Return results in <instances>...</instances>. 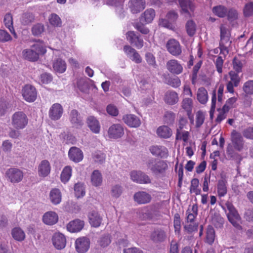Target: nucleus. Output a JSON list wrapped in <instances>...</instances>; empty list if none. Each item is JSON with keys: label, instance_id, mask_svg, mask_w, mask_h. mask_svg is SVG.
Here are the masks:
<instances>
[{"label": "nucleus", "instance_id": "nucleus-46", "mask_svg": "<svg viewBox=\"0 0 253 253\" xmlns=\"http://www.w3.org/2000/svg\"><path fill=\"white\" fill-rule=\"evenodd\" d=\"M228 20L231 23L235 22L239 18V13L237 10L231 8L228 9L226 15Z\"/></svg>", "mask_w": 253, "mask_h": 253}, {"label": "nucleus", "instance_id": "nucleus-9", "mask_svg": "<svg viewBox=\"0 0 253 253\" xmlns=\"http://www.w3.org/2000/svg\"><path fill=\"white\" fill-rule=\"evenodd\" d=\"M52 243L57 250L63 249L66 245V239L65 236L59 232L55 233L52 237Z\"/></svg>", "mask_w": 253, "mask_h": 253}, {"label": "nucleus", "instance_id": "nucleus-4", "mask_svg": "<svg viewBox=\"0 0 253 253\" xmlns=\"http://www.w3.org/2000/svg\"><path fill=\"white\" fill-rule=\"evenodd\" d=\"M131 179L134 182L139 184H149L151 182L150 177L140 170H133L130 173Z\"/></svg>", "mask_w": 253, "mask_h": 253}, {"label": "nucleus", "instance_id": "nucleus-3", "mask_svg": "<svg viewBox=\"0 0 253 253\" xmlns=\"http://www.w3.org/2000/svg\"><path fill=\"white\" fill-rule=\"evenodd\" d=\"M32 49H24L22 52L24 58L29 61H35L39 59V54L42 52V46L38 44H35Z\"/></svg>", "mask_w": 253, "mask_h": 253}, {"label": "nucleus", "instance_id": "nucleus-30", "mask_svg": "<svg viewBox=\"0 0 253 253\" xmlns=\"http://www.w3.org/2000/svg\"><path fill=\"white\" fill-rule=\"evenodd\" d=\"M156 133L160 138L168 139L172 135V131L169 126H162L157 129Z\"/></svg>", "mask_w": 253, "mask_h": 253}, {"label": "nucleus", "instance_id": "nucleus-38", "mask_svg": "<svg viewBox=\"0 0 253 253\" xmlns=\"http://www.w3.org/2000/svg\"><path fill=\"white\" fill-rule=\"evenodd\" d=\"M193 104L192 99L189 97L184 98L181 102V107L187 112L189 117L192 113Z\"/></svg>", "mask_w": 253, "mask_h": 253}, {"label": "nucleus", "instance_id": "nucleus-55", "mask_svg": "<svg viewBox=\"0 0 253 253\" xmlns=\"http://www.w3.org/2000/svg\"><path fill=\"white\" fill-rule=\"evenodd\" d=\"M44 31V27L43 24L38 23L34 25L32 29V34L34 36H39Z\"/></svg>", "mask_w": 253, "mask_h": 253}, {"label": "nucleus", "instance_id": "nucleus-11", "mask_svg": "<svg viewBox=\"0 0 253 253\" xmlns=\"http://www.w3.org/2000/svg\"><path fill=\"white\" fill-rule=\"evenodd\" d=\"M168 70L172 74L179 75L182 73L183 68L182 65L175 59H170L166 64Z\"/></svg>", "mask_w": 253, "mask_h": 253}, {"label": "nucleus", "instance_id": "nucleus-61", "mask_svg": "<svg viewBox=\"0 0 253 253\" xmlns=\"http://www.w3.org/2000/svg\"><path fill=\"white\" fill-rule=\"evenodd\" d=\"M34 17L32 14L25 13L23 14L22 17L21 22L23 24L26 25L34 21Z\"/></svg>", "mask_w": 253, "mask_h": 253}, {"label": "nucleus", "instance_id": "nucleus-23", "mask_svg": "<svg viewBox=\"0 0 253 253\" xmlns=\"http://www.w3.org/2000/svg\"><path fill=\"white\" fill-rule=\"evenodd\" d=\"M84 226V221L80 219H75L70 221L67 225V229L70 232H78L83 228Z\"/></svg>", "mask_w": 253, "mask_h": 253}, {"label": "nucleus", "instance_id": "nucleus-53", "mask_svg": "<svg viewBox=\"0 0 253 253\" xmlns=\"http://www.w3.org/2000/svg\"><path fill=\"white\" fill-rule=\"evenodd\" d=\"M186 29L188 35L193 36L196 32V25L192 20H189L186 24Z\"/></svg>", "mask_w": 253, "mask_h": 253}, {"label": "nucleus", "instance_id": "nucleus-31", "mask_svg": "<svg viewBox=\"0 0 253 253\" xmlns=\"http://www.w3.org/2000/svg\"><path fill=\"white\" fill-rule=\"evenodd\" d=\"M150 151L153 155L160 156L161 158L166 157L168 156V149L164 146H152L150 147Z\"/></svg>", "mask_w": 253, "mask_h": 253}, {"label": "nucleus", "instance_id": "nucleus-28", "mask_svg": "<svg viewBox=\"0 0 253 253\" xmlns=\"http://www.w3.org/2000/svg\"><path fill=\"white\" fill-rule=\"evenodd\" d=\"M86 123L91 131L94 133H98L100 130V125L98 121L93 116L87 118Z\"/></svg>", "mask_w": 253, "mask_h": 253}, {"label": "nucleus", "instance_id": "nucleus-14", "mask_svg": "<svg viewBox=\"0 0 253 253\" xmlns=\"http://www.w3.org/2000/svg\"><path fill=\"white\" fill-rule=\"evenodd\" d=\"M63 113L62 106L59 103H55L49 109L48 115L52 120L56 121L61 117Z\"/></svg>", "mask_w": 253, "mask_h": 253}, {"label": "nucleus", "instance_id": "nucleus-6", "mask_svg": "<svg viewBox=\"0 0 253 253\" xmlns=\"http://www.w3.org/2000/svg\"><path fill=\"white\" fill-rule=\"evenodd\" d=\"M6 176L12 183H18L23 178V173L19 169L10 168L7 170L5 173Z\"/></svg>", "mask_w": 253, "mask_h": 253}, {"label": "nucleus", "instance_id": "nucleus-24", "mask_svg": "<svg viewBox=\"0 0 253 253\" xmlns=\"http://www.w3.org/2000/svg\"><path fill=\"white\" fill-rule=\"evenodd\" d=\"M231 139L235 149L240 151L244 145L243 138L241 135L236 131H233L232 132Z\"/></svg>", "mask_w": 253, "mask_h": 253}, {"label": "nucleus", "instance_id": "nucleus-34", "mask_svg": "<svg viewBox=\"0 0 253 253\" xmlns=\"http://www.w3.org/2000/svg\"><path fill=\"white\" fill-rule=\"evenodd\" d=\"M228 9L224 5H218L212 7V12L218 17L224 18L226 16Z\"/></svg>", "mask_w": 253, "mask_h": 253}, {"label": "nucleus", "instance_id": "nucleus-60", "mask_svg": "<svg viewBox=\"0 0 253 253\" xmlns=\"http://www.w3.org/2000/svg\"><path fill=\"white\" fill-rule=\"evenodd\" d=\"M175 120L174 114L170 111L166 112L164 115V121L167 124H171Z\"/></svg>", "mask_w": 253, "mask_h": 253}, {"label": "nucleus", "instance_id": "nucleus-20", "mask_svg": "<svg viewBox=\"0 0 253 253\" xmlns=\"http://www.w3.org/2000/svg\"><path fill=\"white\" fill-rule=\"evenodd\" d=\"M133 199L138 204H145L151 201V196L146 192L139 191L134 194Z\"/></svg>", "mask_w": 253, "mask_h": 253}, {"label": "nucleus", "instance_id": "nucleus-25", "mask_svg": "<svg viewBox=\"0 0 253 253\" xmlns=\"http://www.w3.org/2000/svg\"><path fill=\"white\" fill-rule=\"evenodd\" d=\"M164 100L167 104L172 105L178 102V95L173 90H168L165 94Z\"/></svg>", "mask_w": 253, "mask_h": 253}, {"label": "nucleus", "instance_id": "nucleus-29", "mask_svg": "<svg viewBox=\"0 0 253 253\" xmlns=\"http://www.w3.org/2000/svg\"><path fill=\"white\" fill-rule=\"evenodd\" d=\"M155 16V10L150 8L146 10L140 17V22L143 24L151 23Z\"/></svg>", "mask_w": 253, "mask_h": 253}, {"label": "nucleus", "instance_id": "nucleus-17", "mask_svg": "<svg viewBox=\"0 0 253 253\" xmlns=\"http://www.w3.org/2000/svg\"><path fill=\"white\" fill-rule=\"evenodd\" d=\"M68 156L70 160L75 163H79L83 159L84 154L80 148L72 147L69 149Z\"/></svg>", "mask_w": 253, "mask_h": 253}, {"label": "nucleus", "instance_id": "nucleus-39", "mask_svg": "<svg viewBox=\"0 0 253 253\" xmlns=\"http://www.w3.org/2000/svg\"><path fill=\"white\" fill-rule=\"evenodd\" d=\"M4 23L6 27H7L9 30L10 32L13 35L14 38H17V34L15 32L13 27L12 16L10 14L8 13L5 15L4 18Z\"/></svg>", "mask_w": 253, "mask_h": 253}, {"label": "nucleus", "instance_id": "nucleus-45", "mask_svg": "<svg viewBox=\"0 0 253 253\" xmlns=\"http://www.w3.org/2000/svg\"><path fill=\"white\" fill-rule=\"evenodd\" d=\"M123 188L119 184H116L111 187L110 194L112 197L114 198H119L123 192Z\"/></svg>", "mask_w": 253, "mask_h": 253}, {"label": "nucleus", "instance_id": "nucleus-44", "mask_svg": "<svg viewBox=\"0 0 253 253\" xmlns=\"http://www.w3.org/2000/svg\"><path fill=\"white\" fill-rule=\"evenodd\" d=\"M199 180L197 178H193L191 181L190 192L195 193L196 195L201 193V189L199 187Z\"/></svg>", "mask_w": 253, "mask_h": 253}, {"label": "nucleus", "instance_id": "nucleus-58", "mask_svg": "<svg viewBox=\"0 0 253 253\" xmlns=\"http://www.w3.org/2000/svg\"><path fill=\"white\" fill-rule=\"evenodd\" d=\"M188 131L180 130L179 129H177L176 139H182L184 142H186L188 140Z\"/></svg>", "mask_w": 253, "mask_h": 253}, {"label": "nucleus", "instance_id": "nucleus-21", "mask_svg": "<svg viewBox=\"0 0 253 253\" xmlns=\"http://www.w3.org/2000/svg\"><path fill=\"white\" fill-rule=\"evenodd\" d=\"M227 217L231 223L237 229H242L240 225L241 217L236 209L227 213Z\"/></svg>", "mask_w": 253, "mask_h": 253}, {"label": "nucleus", "instance_id": "nucleus-35", "mask_svg": "<svg viewBox=\"0 0 253 253\" xmlns=\"http://www.w3.org/2000/svg\"><path fill=\"white\" fill-rule=\"evenodd\" d=\"M53 68L55 71L59 73L64 72L66 69L65 62L61 58L55 60L53 63Z\"/></svg>", "mask_w": 253, "mask_h": 253}, {"label": "nucleus", "instance_id": "nucleus-37", "mask_svg": "<svg viewBox=\"0 0 253 253\" xmlns=\"http://www.w3.org/2000/svg\"><path fill=\"white\" fill-rule=\"evenodd\" d=\"M186 219L187 224L193 223L195 217L198 214V206L197 205H193L191 209H188L186 211Z\"/></svg>", "mask_w": 253, "mask_h": 253}, {"label": "nucleus", "instance_id": "nucleus-15", "mask_svg": "<svg viewBox=\"0 0 253 253\" xmlns=\"http://www.w3.org/2000/svg\"><path fill=\"white\" fill-rule=\"evenodd\" d=\"M126 39L128 41L138 49L141 48L143 46V41L134 31H128L126 33Z\"/></svg>", "mask_w": 253, "mask_h": 253}, {"label": "nucleus", "instance_id": "nucleus-54", "mask_svg": "<svg viewBox=\"0 0 253 253\" xmlns=\"http://www.w3.org/2000/svg\"><path fill=\"white\" fill-rule=\"evenodd\" d=\"M74 191L76 196L80 198L84 195L85 191L83 184L80 183H76L74 186Z\"/></svg>", "mask_w": 253, "mask_h": 253}, {"label": "nucleus", "instance_id": "nucleus-51", "mask_svg": "<svg viewBox=\"0 0 253 253\" xmlns=\"http://www.w3.org/2000/svg\"><path fill=\"white\" fill-rule=\"evenodd\" d=\"M49 23L55 27H61L62 21L60 18L56 14H51L49 17Z\"/></svg>", "mask_w": 253, "mask_h": 253}, {"label": "nucleus", "instance_id": "nucleus-7", "mask_svg": "<svg viewBox=\"0 0 253 253\" xmlns=\"http://www.w3.org/2000/svg\"><path fill=\"white\" fill-rule=\"evenodd\" d=\"M166 47L169 53L173 56H177L181 54V46L179 42L174 39H171L167 42Z\"/></svg>", "mask_w": 253, "mask_h": 253}, {"label": "nucleus", "instance_id": "nucleus-8", "mask_svg": "<svg viewBox=\"0 0 253 253\" xmlns=\"http://www.w3.org/2000/svg\"><path fill=\"white\" fill-rule=\"evenodd\" d=\"M69 120L73 126L77 128H81L84 125L83 118L77 110L73 109L71 111Z\"/></svg>", "mask_w": 253, "mask_h": 253}, {"label": "nucleus", "instance_id": "nucleus-16", "mask_svg": "<svg viewBox=\"0 0 253 253\" xmlns=\"http://www.w3.org/2000/svg\"><path fill=\"white\" fill-rule=\"evenodd\" d=\"M124 122L130 127H138L141 125L140 119L133 114H127L123 116Z\"/></svg>", "mask_w": 253, "mask_h": 253}, {"label": "nucleus", "instance_id": "nucleus-12", "mask_svg": "<svg viewBox=\"0 0 253 253\" xmlns=\"http://www.w3.org/2000/svg\"><path fill=\"white\" fill-rule=\"evenodd\" d=\"M90 246V240L86 237L78 238L75 242V247L79 253H85L89 249Z\"/></svg>", "mask_w": 253, "mask_h": 253}, {"label": "nucleus", "instance_id": "nucleus-19", "mask_svg": "<svg viewBox=\"0 0 253 253\" xmlns=\"http://www.w3.org/2000/svg\"><path fill=\"white\" fill-rule=\"evenodd\" d=\"M128 6L133 13L140 12L145 7V1L144 0H130Z\"/></svg>", "mask_w": 253, "mask_h": 253}, {"label": "nucleus", "instance_id": "nucleus-50", "mask_svg": "<svg viewBox=\"0 0 253 253\" xmlns=\"http://www.w3.org/2000/svg\"><path fill=\"white\" fill-rule=\"evenodd\" d=\"M242 88L247 95L253 94V80H249L245 82Z\"/></svg>", "mask_w": 253, "mask_h": 253}, {"label": "nucleus", "instance_id": "nucleus-40", "mask_svg": "<svg viewBox=\"0 0 253 253\" xmlns=\"http://www.w3.org/2000/svg\"><path fill=\"white\" fill-rule=\"evenodd\" d=\"M12 237L16 241H22L25 238V234L24 231L19 227L14 228L11 231Z\"/></svg>", "mask_w": 253, "mask_h": 253}, {"label": "nucleus", "instance_id": "nucleus-52", "mask_svg": "<svg viewBox=\"0 0 253 253\" xmlns=\"http://www.w3.org/2000/svg\"><path fill=\"white\" fill-rule=\"evenodd\" d=\"M229 75L231 80L229 82H231L232 84H234L235 87L238 86L241 81L238 73L231 71L229 73Z\"/></svg>", "mask_w": 253, "mask_h": 253}, {"label": "nucleus", "instance_id": "nucleus-56", "mask_svg": "<svg viewBox=\"0 0 253 253\" xmlns=\"http://www.w3.org/2000/svg\"><path fill=\"white\" fill-rule=\"evenodd\" d=\"M233 69L237 73L241 72L243 67L242 61L237 57H234L232 62Z\"/></svg>", "mask_w": 253, "mask_h": 253}, {"label": "nucleus", "instance_id": "nucleus-13", "mask_svg": "<svg viewBox=\"0 0 253 253\" xmlns=\"http://www.w3.org/2000/svg\"><path fill=\"white\" fill-rule=\"evenodd\" d=\"M124 51L127 57L137 64L142 62V58L138 52L129 45H125Z\"/></svg>", "mask_w": 253, "mask_h": 253}, {"label": "nucleus", "instance_id": "nucleus-59", "mask_svg": "<svg viewBox=\"0 0 253 253\" xmlns=\"http://www.w3.org/2000/svg\"><path fill=\"white\" fill-rule=\"evenodd\" d=\"M196 126L200 127L204 123L205 120V115L201 111H199L196 115Z\"/></svg>", "mask_w": 253, "mask_h": 253}, {"label": "nucleus", "instance_id": "nucleus-42", "mask_svg": "<svg viewBox=\"0 0 253 253\" xmlns=\"http://www.w3.org/2000/svg\"><path fill=\"white\" fill-rule=\"evenodd\" d=\"M227 182L225 179H221L218 180L217 189L218 195L219 197H223L227 193Z\"/></svg>", "mask_w": 253, "mask_h": 253}, {"label": "nucleus", "instance_id": "nucleus-64", "mask_svg": "<svg viewBox=\"0 0 253 253\" xmlns=\"http://www.w3.org/2000/svg\"><path fill=\"white\" fill-rule=\"evenodd\" d=\"M168 84L174 88L179 87L181 84V81L177 77L169 78L168 80Z\"/></svg>", "mask_w": 253, "mask_h": 253}, {"label": "nucleus", "instance_id": "nucleus-57", "mask_svg": "<svg viewBox=\"0 0 253 253\" xmlns=\"http://www.w3.org/2000/svg\"><path fill=\"white\" fill-rule=\"evenodd\" d=\"M244 14L246 17H249L253 15V2H249L245 5Z\"/></svg>", "mask_w": 253, "mask_h": 253}, {"label": "nucleus", "instance_id": "nucleus-62", "mask_svg": "<svg viewBox=\"0 0 253 253\" xmlns=\"http://www.w3.org/2000/svg\"><path fill=\"white\" fill-rule=\"evenodd\" d=\"M12 37L9 33L4 30H0V41L3 42L10 41Z\"/></svg>", "mask_w": 253, "mask_h": 253}, {"label": "nucleus", "instance_id": "nucleus-49", "mask_svg": "<svg viewBox=\"0 0 253 253\" xmlns=\"http://www.w3.org/2000/svg\"><path fill=\"white\" fill-rule=\"evenodd\" d=\"M111 242V240L109 235H104L102 236L98 239L97 243L102 248L107 247Z\"/></svg>", "mask_w": 253, "mask_h": 253}, {"label": "nucleus", "instance_id": "nucleus-33", "mask_svg": "<svg viewBox=\"0 0 253 253\" xmlns=\"http://www.w3.org/2000/svg\"><path fill=\"white\" fill-rule=\"evenodd\" d=\"M61 193L59 189H52L49 193V199L54 205L59 204L61 201Z\"/></svg>", "mask_w": 253, "mask_h": 253}, {"label": "nucleus", "instance_id": "nucleus-1", "mask_svg": "<svg viewBox=\"0 0 253 253\" xmlns=\"http://www.w3.org/2000/svg\"><path fill=\"white\" fill-rule=\"evenodd\" d=\"M147 167L153 174L159 176L164 175L168 168L166 162L154 159L147 162Z\"/></svg>", "mask_w": 253, "mask_h": 253}, {"label": "nucleus", "instance_id": "nucleus-41", "mask_svg": "<svg viewBox=\"0 0 253 253\" xmlns=\"http://www.w3.org/2000/svg\"><path fill=\"white\" fill-rule=\"evenodd\" d=\"M197 98L201 104L207 103L208 100V91L204 87H200L198 89Z\"/></svg>", "mask_w": 253, "mask_h": 253}, {"label": "nucleus", "instance_id": "nucleus-36", "mask_svg": "<svg viewBox=\"0 0 253 253\" xmlns=\"http://www.w3.org/2000/svg\"><path fill=\"white\" fill-rule=\"evenodd\" d=\"M102 175L98 170H94L91 175V182L94 186H99L102 182Z\"/></svg>", "mask_w": 253, "mask_h": 253}, {"label": "nucleus", "instance_id": "nucleus-18", "mask_svg": "<svg viewBox=\"0 0 253 253\" xmlns=\"http://www.w3.org/2000/svg\"><path fill=\"white\" fill-rule=\"evenodd\" d=\"M50 170L51 166L49 162L46 160H42L38 166V175L40 177H45L49 175Z\"/></svg>", "mask_w": 253, "mask_h": 253}, {"label": "nucleus", "instance_id": "nucleus-63", "mask_svg": "<svg viewBox=\"0 0 253 253\" xmlns=\"http://www.w3.org/2000/svg\"><path fill=\"white\" fill-rule=\"evenodd\" d=\"M145 59L147 63L154 68L157 66L155 58L151 53H147L145 54Z\"/></svg>", "mask_w": 253, "mask_h": 253}, {"label": "nucleus", "instance_id": "nucleus-27", "mask_svg": "<svg viewBox=\"0 0 253 253\" xmlns=\"http://www.w3.org/2000/svg\"><path fill=\"white\" fill-rule=\"evenodd\" d=\"M58 220L57 213L54 211H48L44 214L42 217L43 222L47 225H53Z\"/></svg>", "mask_w": 253, "mask_h": 253}, {"label": "nucleus", "instance_id": "nucleus-48", "mask_svg": "<svg viewBox=\"0 0 253 253\" xmlns=\"http://www.w3.org/2000/svg\"><path fill=\"white\" fill-rule=\"evenodd\" d=\"M92 159L95 163L99 164H102L104 163L106 156L105 154L100 151H97L93 154Z\"/></svg>", "mask_w": 253, "mask_h": 253}, {"label": "nucleus", "instance_id": "nucleus-47", "mask_svg": "<svg viewBox=\"0 0 253 253\" xmlns=\"http://www.w3.org/2000/svg\"><path fill=\"white\" fill-rule=\"evenodd\" d=\"M215 238V231L212 226H209L207 231L206 242L210 245L212 244Z\"/></svg>", "mask_w": 253, "mask_h": 253}, {"label": "nucleus", "instance_id": "nucleus-22", "mask_svg": "<svg viewBox=\"0 0 253 253\" xmlns=\"http://www.w3.org/2000/svg\"><path fill=\"white\" fill-rule=\"evenodd\" d=\"M179 2L182 13L191 17V12H193L195 9V5L192 1L190 0H179Z\"/></svg>", "mask_w": 253, "mask_h": 253}, {"label": "nucleus", "instance_id": "nucleus-2", "mask_svg": "<svg viewBox=\"0 0 253 253\" xmlns=\"http://www.w3.org/2000/svg\"><path fill=\"white\" fill-rule=\"evenodd\" d=\"M28 123L27 115L23 112H15L12 116L11 124L15 129H22Z\"/></svg>", "mask_w": 253, "mask_h": 253}, {"label": "nucleus", "instance_id": "nucleus-26", "mask_svg": "<svg viewBox=\"0 0 253 253\" xmlns=\"http://www.w3.org/2000/svg\"><path fill=\"white\" fill-rule=\"evenodd\" d=\"M166 231L163 229H156L151 235V239L155 242H162L167 238Z\"/></svg>", "mask_w": 253, "mask_h": 253}, {"label": "nucleus", "instance_id": "nucleus-43", "mask_svg": "<svg viewBox=\"0 0 253 253\" xmlns=\"http://www.w3.org/2000/svg\"><path fill=\"white\" fill-rule=\"evenodd\" d=\"M72 175V168L70 166L65 167L60 175L61 180L62 182L65 183L70 179Z\"/></svg>", "mask_w": 253, "mask_h": 253}, {"label": "nucleus", "instance_id": "nucleus-32", "mask_svg": "<svg viewBox=\"0 0 253 253\" xmlns=\"http://www.w3.org/2000/svg\"><path fill=\"white\" fill-rule=\"evenodd\" d=\"M88 218L90 224L94 227H99L102 220L99 213L95 211H92L88 214Z\"/></svg>", "mask_w": 253, "mask_h": 253}, {"label": "nucleus", "instance_id": "nucleus-5", "mask_svg": "<svg viewBox=\"0 0 253 253\" xmlns=\"http://www.w3.org/2000/svg\"><path fill=\"white\" fill-rule=\"evenodd\" d=\"M108 136L111 139H118L121 138L125 133L123 126L120 124L112 125L108 128Z\"/></svg>", "mask_w": 253, "mask_h": 253}, {"label": "nucleus", "instance_id": "nucleus-10", "mask_svg": "<svg viewBox=\"0 0 253 253\" xmlns=\"http://www.w3.org/2000/svg\"><path fill=\"white\" fill-rule=\"evenodd\" d=\"M22 95L27 101H34L37 97L36 88L31 85H26L22 89Z\"/></svg>", "mask_w": 253, "mask_h": 253}]
</instances>
